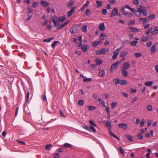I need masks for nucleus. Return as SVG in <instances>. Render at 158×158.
Listing matches in <instances>:
<instances>
[{
  "label": "nucleus",
  "mask_w": 158,
  "mask_h": 158,
  "mask_svg": "<svg viewBox=\"0 0 158 158\" xmlns=\"http://www.w3.org/2000/svg\"><path fill=\"white\" fill-rule=\"evenodd\" d=\"M102 123L105 124V126L106 127L108 128L109 130V133L110 135L111 136L113 137L114 138L118 139V140H119V138L111 131L112 126L111 122L109 121L104 120L102 121Z\"/></svg>",
  "instance_id": "nucleus-1"
},
{
  "label": "nucleus",
  "mask_w": 158,
  "mask_h": 158,
  "mask_svg": "<svg viewBox=\"0 0 158 158\" xmlns=\"http://www.w3.org/2000/svg\"><path fill=\"white\" fill-rule=\"evenodd\" d=\"M27 11L28 17L27 18L26 21H28L30 20L33 16V10L31 7L29 6L27 8Z\"/></svg>",
  "instance_id": "nucleus-2"
},
{
  "label": "nucleus",
  "mask_w": 158,
  "mask_h": 158,
  "mask_svg": "<svg viewBox=\"0 0 158 158\" xmlns=\"http://www.w3.org/2000/svg\"><path fill=\"white\" fill-rule=\"evenodd\" d=\"M96 54L98 55H102L106 54V51L105 48H103L96 52Z\"/></svg>",
  "instance_id": "nucleus-3"
},
{
  "label": "nucleus",
  "mask_w": 158,
  "mask_h": 158,
  "mask_svg": "<svg viewBox=\"0 0 158 158\" xmlns=\"http://www.w3.org/2000/svg\"><path fill=\"white\" fill-rule=\"evenodd\" d=\"M118 10L117 8L116 7L114 8L112 11L110 17H112L114 16H115L117 15L118 14Z\"/></svg>",
  "instance_id": "nucleus-4"
},
{
  "label": "nucleus",
  "mask_w": 158,
  "mask_h": 158,
  "mask_svg": "<svg viewBox=\"0 0 158 158\" xmlns=\"http://www.w3.org/2000/svg\"><path fill=\"white\" fill-rule=\"evenodd\" d=\"M75 7H73L68 12V16L69 17L71 16L75 12Z\"/></svg>",
  "instance_id": "nucleus-5"
},
{
  "label": "nucleus",
  "mask_w": 158,
  "mask_h": 158,
  "mask_svg": "<svg viewBox=\"0 0 158 158\" xmlns=\"http://www.w3.org/2000/svg\"><path fill=\"white\" fill-rule=\"evenodd\" d=\"M77 28L75 26L71 27L70 30V32L72 34L76 33L77 32Z\"/></svg>",
  "instance_id": "nucleus-6"
},
{
  "label": "nucleus",
  "mask_w": 158,
  "mask_h": 158,
  "mask_svg": "<svg viewBox=\"0 0 158 158\" xmlns=\"http://www.w3.org/2000/svg\"><path fill=\"white\" fill-rule=\"evenodd\" d=\"M153 27L154 30L152 32V35H155L158 34V26H154Z\"/></svg>",
  "instance_id": "nucleus-7"
},
{
  "label": "nucleus",
  "mask_w": 158,
  "mask_h": 158,
  "mask_svg": "<svg viewBox=\"0 0 158 158\" xmlns=\"http://www.w3.org/2000/svg\"><path fill=\"white\" fill-rule=\"evenodd\" d=\"M119 128H122L123 129L126 130L127 128V125L125 123H122L118 125Z\"/></svg>",
  "instance_id": "nucleus-8"
},
{
  "label": "nucleus",
  "mask_w": 158,
  "mask_h": 158,
  "mask_svg": "<svg viewBox=\"0 0 158 158\" xmlns=\"http://www.w3.org/2000/svg\"><path fill=\"white\" fill-rule=\"evenodd\" d=\"M129 30L131 31L132 32H139V30L138 29L134 27H129L127 28Z\"/></svg>",
  "instance_id": "nucleus-9"
},
{
  "label": "nucleus",
  "mask_w": 158,
  "mask_h": 158,
  "mask_svg": "<svg viewBox=\"0 0 158 158\" xmlns=\"http://www.w3.org/2000/svg\"><path fill=\"white\" fill-rule=\"evenodd\" d=\"M89 4V1H87L85 4L83 5V6L81 7L80 9V10H84L87 7Z\"/></svg>",
  "instance_id": "nucleus-10"
},
{
  "label": "nucleus",
  "mask_w": 158,
  "mask_h": 158,
  "mask_svg": "<svg viewBox=\"0 0 158 158\" xmlns=\"http://www.w3.org/2000/svg\"><path fill=\"white\" fill-rule=\"evenodd\" d=\"M138 10L144 16H146L147 15L146 10V9H143L141 8H138Z\"/></svg>",
  "instance_id": "nucleus-11"
},
{
  "label": "nucleus",
  "mask_w": 158,
  "mask_h": 158,
  "mask_svg": "<svg viewBox=\"0 0 158 158\" xmlns=\"http://www.w3.org/2000/svg\"><path fill=\"white\" fill-rule=\"evenodd\" d=\"M102 42L101 41H97L93 42L92 43V45L94 47H96L99 44H101Z\"/></svg>",
  "instance_id": "nucleus-12"
},
{
  "label": "nucleus",
  "mask_w": 158,
  "mask_h": 158,
  "mask_svg": "<svg viewBox=\"0 0 158 158\" xmlns=\"http://www.w3.org/2000/svg\"><path fill=\"white\" fill-rule=\"evenodd\" d=\"M156 44H155L153 45L151 48V53L154 54L156 51Z\"/></svg>",
  "instance_id": "nucleus-13"
},
{
  "label": "nucleus",
  "mask_w": 158,
  "mask_h": 158,
  "mask_svg": "<svg viewBox=\"0 0 158 158\" xmlns=\"http://www.w3.org/2000/svg\"><path fill=\"white\" fill-rule=\"evenodd\" d=\"M105 26L103 23H102L99 26V29L100 31H104L105 30Z\"/></svg>",
  "instance_id": "nucleus-14"
},
{
  "label": "nucleus",
  "mask_w": 158,
  "mask_h": 158,
  "mask_svg": "<svg viewBox=\"0 0 158 158\" xmlns=\"http://www.w3.org/2000/svg\"><path fill=\"white\" fill-rule=\"evenodd\" d=\"M123 67L125 69H129L130 67V64L128 62H125L123 64Z\"/></svg>",
  "instance_id": "nucleus-15"
},
{
  "label": "nucleus",
  "mask_w": 158,
  "mask_h": 158,
  "mask_svg": "<svg viewBox=\"0 0 158 158\" xmlns=\"http://www.w3.org/2000/svg\"><path fill=\"white\" fill-rule=\"evenodd\" d=\"M123 15L125 16L126 18H130L132 16V14L131 13L129 12H126L123 13Z\"/></svg>",
  "instance_id": "nucleus-16"
},
{
  "label": "nucleus",
  "mask_w": 158,
  "mask_h": 158,
  "mask_svg": "<svg viewBox=\"0 0 158 158\" xmlns=\"http://www.w3.org/2000/svg\"><path fill=\"white\" fill-rule=\"evenodd\" d=\"M121 73L122 75L124 77H127L128 75L127 72L124 69H121Z\"/></svg>",
  "instance_id": "nucleus-17"
},
{
  "label": "nucleus",
  "mask_w": 158,
  "mask_h": 158,
  "mask_svg": "<svg viewBox=\"0 0 158 158\" xmlns=\"http://www.w3.org/2000/svg\"><path fill=\"white\" fill-rule=\"evenodd\" d=\"M132 12L134 13L135 15L137 17H139L141 15L140 12L138 10V8L137 9V10H136L134 9V11H132Z\"/></svg>",
  "instance_id": "nucleus-18"
},
{
  "label": "nucleus",
  "mask_w": 158,
  "mask_h": 158,
  "mask_svg": "<svg viewBox=\"0 0 158 158\" xmlns=\"http://www.w3.org/2000/svg\"><path fill=\"white\" fill-rule=\"evenodd\" d=\"M124 136L127 138L129 140L130 142L133 141L132 137L129 134H127L124 135Z\"/></svg>",
  "instance_id": "nucleus-19"
},
{
  "label": "nucleus",
  "mask_w": 158,
  "mask_h": 158,
  "mask_svg": "<svg viewBox=\"0 0 158 158\" xmlns=\"http://www.w3.org/2000/svg\"><path fill=\"white\" fill-rule=\"evenodd\" d=\"M40 3L43 7H47L49 5V4L46 1H42Z\"/></svg>",
  "instance_id": "nucleus-20"
},
{
  "label": "nucleus",
  "mask_w": 158,
  "mask_h": 158,
  "mask_svg": "<svg viewBox=\"0 0 158 158\" xmlns=\"http://www.w3.org/2000/svg\"><path fill=\"white\" fill-rule=\"evenodd\" d=\"M127 52H121L119 55V56L121 58L123 57L126 56L127 54Z\"/></svg>",
  "instance_id": "nucleus-21"
},
{
  "label": "nucleus",
  "mask_w": 158,
  "mask_h": 158,
  "mask_svg": "<svg viewBox=\"0 0 158 158\" xmlns=\"http://www.w3.org/2000/svg\"><path fill=\"white\" fill-rule=\"evenodd\" d=\"M74 4V2L73 0H71L70 2L68 4L67 6L68 8L72 7Z\"/></svg>",
  "instance_id": "nucleus-22"
},
{
  "label": "nucleus",
  "mask_w": 158,
  "mask_h": 158,
  "mask_svg": "<svg viewBox=\"0 0 158 158\" xmlns=\"http://www.w3.org/2000/svg\"><path fill=\"white\" fill-rule=\"evenodd\" d=\"M105 74V71L104 70H100L99 73L98 74L101 77H103Z\"/></svg>",
  "instance_id": "nucleus-23"
},
{
  "label": "nucleus",
  "mask_w": 158,
  "mask_h": 158,
  "mask_svg": "<svg viewBox=\"0 0 158 158\" xmlns=\"http://www.w3.org/2000/svg\"><path fill=\"white\" fill-rule=\"evenodd\" d=\"M95 61H96L97 65H100L102 63V61L99 58L96 59L95 60Z\"/></svg>",
  "instance_id": "nucleus-24"
},
{
  "label": "nucleus",
  "mask_w": 158,
  "mask_h": 158,
  "mask_svg": "<svg viewBox=\"0 0 158 158\" xmlns=\"http://www.w3.org/2000/svg\"><path fill=\"white\" fill-rule=\"evenodd\" d=\"M119 64V62H118V61H116L114 64H113L111 66V67L113 69H115L117 68L118 65V64Z\"/></svg>",
  "instance_id": "nucleus-25"
},
{
  "label": "nucleus",
  "mask_w": 158,
  "mask_h": 158,
  "mask_svg": "<svg viewBox=\"0 0 158 158\" xmlns=\"http://www.w3.org/2000/svg\"><path fill=\"white\" fill-rule=\"evenodd\" d=\"M81 50L84 52H86L87 50V47L86 45H83L81 47Z\"/></svg>",
  "instance_id": "nucleus-26"
},
{
  "label": "nucleus",
  "mask_w": 158,
  "mask_h": 158,
  "mask_svg": "<svg viewBox=\"0 0 158 158\" xmlns=\"http://www.w3.org/2000/svg\"><path fill=\"white\" fill-rule=\"evenodd\" d=\"M153 82L152 81L146 82L145 83V85L148 86H151L152 85Z\"/></svg>",
  "instance_id": "nucleus-27"
},
{
  "label": "nucleus",
  "mask_w": 158,
  "mask_h": 158,
  "mask_svg": "<svg viewBox=\"0 0 158 158\" xmlns=\"http://www.w3.org/2000/svg\"><path fill=\"white\" fill-rule=\"evenodd\" d=\"M138 42L136 41H133L130 42V44L131 46H136Z\"/></svg>",
  "instance_id": "nucleus-28"
},
{
  "label": "nucleus",
  "mask_w": 158,
  "mask_h": 158,
  "mask_svg": "<svg viewBox=\"0 0 158 158\" xmlns=\"http://www.w3.org/2000/svg\"><path fill=\"white\" fill-rule=\"evenodd\" d=\"M64 147L67 148H70L72 147V145L69 143H65L64 144Z\"/></svg>",
  "instance_id": "nucleus-29"
},
{
  "label": "nucleus",
  "mask_w": 158,
  "mask_h": 158,
  "mask_svg": "<svg viewBox=\"0 0 158 158\" xmlns=\"http://www.w3.org/2000/svg\"><path fill=\"white\" fill-rule=\"evenodd\" d=\"M148 38L147 36L143 35L141 38L140 40L142 42H145L148 40Z\"/></svg>",
  "instance_id": "nucleus-30"
},
{
  "label": "nucleus",
  "mask_w": 158,
  "mask_h": 158,
  "mask_svg": "<svg viewBox=\"0 0 158 158\" xmlns=\"http://www.w3.org/2000/svg\"><path fill=\"white\" fill-rule=\"evenodd\" d=\"M148 19L147 18H140L139 19V21H142L143 22H144L147 21L148 20Z\"/></svg>",
  "instance_id": "nucleus-31"
},
{
  "label": "nucleus",
  "mask_w": 158,
  "mask_h": 158,
  "mask_svg": "<svg viewBox=\"0 0 158 158\" xmlns=\"http://www.w3.org/2000/svg\"><path fill=\"white\" fill-rule=\"evenodd\" d=\"M127 23L129 26L131 25H134L135 23V21L134 20H130Z\"/></svg>",
  "instance_id": "nucleus-32"
},
{
  "label": "nucleus",
  "mask_w": 158,
  "mask_h": 158,
  "mask_svg": "<svg viewBox=\"0 0 158 158\" xmlns=\"http://www.w3.org/2000/svg\"><path fill=\"white\" fill-rule=\"evenodd\" d=\"M66 19V17L64 16H63L58 18V20L59 22H62L64 21Z\"/></svg>",
  "instance_id": "nucleus-33"
},
{
  "label": "nucleus",
  "mask_w": 158,
  "mask_h": 158,
  "mask_svg": "<svg viewBox=\"0 0 158 158\" xmlns=\"http://www.w3.org/2000/svg\"><path fill=\"white\" fill-rule=\"evenodd\" d=\"M105 34L104 33H102L100 35V40L102 41V40H104V37L105 36Z\"/></svg>",
  "instance_id": "nucleus-34"
},
{
  "label": "nucleus",
  "mask_w": 158,
  "mask_h": 158,
  "mask_svg": "<svg viewBox=\"0 0 158 158\" xmlns=\"http://www.w3.org/2000/svg\"><path fill=\"white\" fill-rule=\"evenodd\" d=\"M87 25H85L82 26V27L81 31L82 32H85L87 31Z\"/></svg>",
  "instance_id": "nucleus-35"
},
{
  "label": "nucleus",
  "mask_w": 158,
  "mask_h": 158,
  "mask_svg": "<svg viewBox=\"0 0 158 158\" xmlns=\"http://www.w3.org/2000/svg\"><path fill=\"white\" fill-rule=\"evenodd\" d=\"M127 81L125 80H122L120 81V84L121 85H125L127 84Z\"/></svg>",
  "instance_id": "nucleus-36"
},
{
  "label": "nucleus",
  "mask_w": 158,
  "mask_h": 158,
  "mask_svg": "<svg viewBox=\"0 0 158 158\" xmlns=\"http://www.w3.org/2000/svg\"><path fill=\"white\" fill-rule=\"evenodd\" d=\"M87 107H88V110L90 111L93 110L96 108V107H94V106H88Z\"/></svg>",
  "instance_id": "nucleus-37"
},
{
  "label": "nucleus",
  "mask_w": 158,
  "mask_h": 158,
  "mask_svg": "<svg viewBox=\"0 0 158 158\" xmlns=\"http://www.w3.org/2000/svg\"><path fill=\"white\" fill-rule=\"evenodd\" d=\"M54 39L53 37H51L48 39H46L43 40L44 42H50L52 40Z\"/></svg>",
  "instance_id": "nucleus-38"
},
{
  "label": "nucleus",
  "mask_w": 158,
  "mask_h": 158,
  "mask_svg": "<svg viewBox=\"0 0 158 158\" xmlns=\"http://www.w3.org/2000/svg\"><path fill=\"white\" fill-rule=\"evenodd\" d=\"M89 129H90V131H89V132L92 131L94 133H95L96 132V130L95 128L91 126H90Z\"/></svg>",
  "instance_id": "nucleus-39"
},
{
  "label": "nucleus",
  "mask_w": 158,
  "mask_h": 158,
  "mask_svg": "<svg viewBox=\"0 0 158 158\" xmlns=\"http://www.w3.org/2000/svg\"><path fill=\"white\" fill-rule=\"evenodd\" d=\"M96 3L98 7H99L102 5V3L101 1H96Z\"/></svg>",
  "instance_id": "nucleus-40"
},
{
  "label": "nucleus",
  "mask_w": 158,
  "mask_h": 158,
  "mask_svg": "<svg viewBox=\"0 0 158 158\" xmlns=\"http://www.w3.org/2000/svg\"><path fill=\"white\" fill-rule=\"evenodd\" d=\"M155 18V15L152 14L148 16V18L149 19H153Z\"/></svg>",
  "instance_id": "nucleus-41"
},
{
  "label": "nucleus",
  "mask_w": 158,
  "mask_h": 158,
  "mask_svg": "<svg viewBox=\"0 0 158 158\" xmlns=\"http://www.w3.org/2000/svg\"><path fill=\"white\" fill-rule=\"evenodd\" d=\"M68 21L66 22L63 23L60 26V27L58 28H57L58 29H59L60 28H62L64 27V26H65L68 23Z\"/></svg>",
  "instance_id": "nucleus-42"
},
{
  "label": "nucleus",
  "mask_w": 158,
  "mask_h": 158,
  "mask_svg": "<svg viewBox=\"0 0 158 158\" xmlns=\"http://www.w3.org/2000/svg\"><path fill=\"white\" fill-rule=\"evenodd\" d=\"M129 42V41L128 40H125L123 41L122 43L121 46L123 47V48L126 45V44H127Z\"/></svg>",
  "instance_id": "nucleus-43"
},
{
  "label": "nucleus",
  "mask_w": 158,
  "mask_h": 158,
  "mask_svg": "<svg viewBox=\"0 0 158 158\" xmlns=\"http://www.w3.org/2000/svg\"><path fill=\"white\" fill-rule=\"evenodd\" d=\"M59 42V41H55L54 42H53L51 45L52 47V48H54L55 46H56L57 45V44Z\"/></svg>",
  "instance_id": "nucleus-44"
},
{
  "label": "nucleus",
  "mask_w": 158,
  "mask_h": 158,
  "mask_svg": "<svg viewBox=\"0 0 158 158\" xmlns=\"http://www.w3.org/2000/svg\"><path fill=\"white\" fill-rule=\"evenodd\" d=\"M85 14L88 16H89L90 15V13H91L90 10L88 9H86L85 10Z\"/></svg>",
  "instance_id": "nucleus-45"
},
{
  "label": "nucleus",
  "mask_w": 158,
  "mask_h": 158,
  "mask_svg": "<svg viewBox=\"0 0 158 158\" xmlns=\"http://www.w3.org/2000/svg\"><path fill=\"white\" fill-rule=\"evenodd\" d=\"M117 105V103L116 102H113L111 104V107L112 109L114 108Z\"/></svg>",
  "instance_id": "nucleus-46"
},
{
  "label": "nucleus",
  "mask_w": 158,
  "mask_h": 158,
  "mask_svg": "<svg viewBox=\"0 0 158 158\" xmlns=\"http://www.w3.org/2000/svg\"><path fill=\"white\" fill-rule=\"evenodd\" d=\"M52 147V144H49L46 145L45 147V149L47 150H49Z\"/></svg>",
  "instance_id": "nucleus-47"
},
{
  "label": "nucleus",
  "mask_w": 158,
  "mask_h": 158,
  "mask_svg": "<svg viewBox=\"0 0 158 158\" xmlns=\"http://www.w3.org/2000/svg\"><path fill=\"white\" fill-rule=\"evenodd\" d=\"M124 7L126 8H127L130 10L131 12L134 11V9L131 8L128 5H126Z\"/></svg>",
  "instance_id": "nucleus-48"
},
{
  "label": "nucleus",
  "mask_w": 158,
  "mask_h": 158,
  "mask_svg": "<svg viewBox=\"0 0 158 158\" xmlns=\"http://www.w3.org/2000/svg\"><path fill=\"white\" fill-rule=\"evenodd\" d=\"M135 56L137 57H141L142 55L141 53L138 52H135L134 53Z\"/></svg>",
  "instance_id": "nucleus-49"
},
{
  "label": "nucleus",
  "mask_w": 158,
  "mask_h": 158,
  "mask_svg": "<svg viewBox=\"0 0 158 158\" xmlns=\"http://www.w3.org/2000/svg\"><path fill=\"white\" fill-rule=\"evenodd\" d=\"M29 93L28 91H27L26 96V102H27L29 98Z\"/></svg>",
  "instance_id": "nucleus-50"
},
{
  "label": "nucleus",
  "mask_w": 158,
  "mask_h": 158,
  "mask_svg": "<svg viewBox=\"0 0 158 158\" xmlns=\"http://www.w3.org/2000/svg\"><path fill=\"white\" fill-rule=\"evenodd\" d=\"M78 103L79 105H80L81 106H83L84 104V102L83 100L82 99L78 101Z\"/></svg>",
  "instance_id": "nucleus-51"
},
{
  "label": "nucleus",
  "mask_w": 158,
  "mask_h": 158,
  "mask_svg": "<svg viewBox=\"0 0 158 158\" xmlns=\"http://www.w3.org/2000/svg\"><path fill=\"white\" fill-rule=\"evenodd\" d=\"M89 123L90 124L93 126L97 127V125L92 120H90L89 122Z\"/></svg>",
  "instance_id": "nucleus-52"
},
{
  "label": "nucleus",
  "mask_w": 158,
  "mask_h": 158,
  "mask_svg": "<svg viewBox=\"0 0 158 158\" xmlns=\"http://www.w3.org/2000/svg\"><path fill=\"white\" fill-rule=\"evenodd\" d=\"M145 23H143V24L144 26V28L145 29H147L149 27V26L150 25V24L149 23H148V24L145 25Z\"/></svg>",
  "instance_id": "nucleus-53"
},
{
  "label": "nucleus",
  "mask_w": 158,
  "mask_h": 158,
  "mask_svg": "<svg viewBox=\"0 0 158 158\" xmlns=\"http://www.w3.org/2000/svg\"><path fill=\"white\" fill-rule=\"evenodd\" d=\"M133 4L136 6L138 5L139 3L138 0H134L132 2Z\"/></svg>",
  "instance_id": "nucleus-54"
},
{
  "label": "nucleus",
  "mask_w": 158,
  "mask_h": 158,
  "mask_svg": "<svg viewBox=\"0 0 158 158\" xmlns=\"http://www.w3.org/2000/svg\"><path fill=\"white\" fill-rule=\"evenodd\" d=\"M145 121L144 119H142L141 121L140 126L141 127H143L144 125Z\"/></svg>",
  "instance_id": "nucleus-55"
},
{
  "label": "nucleus",
  "mask_w": 158,
  "mask_h": 158,
  "mask_svg": "<svg viewBox=\"0 0 158 158\" xmlns=\"http://www.w3.org/2000/svg\"><path fill=\"white\" fill-rule=\"evenodd\" d=\"M52 22L54 23V26H56L57 25L58 21L57 20H56L54 18H52Z\"/></svg>",
  "instance_id": "nucleus-56"
},
{
  "label": "nucleus",
  "mask_w": 158,
  "mask_h": 158,
  "mask_svg": "<svg viewBox=\"0 0 158 158\" xmlns=\"http://www.w3.org/2000/svg\"><path fill=\"white\" fill-rule=\"evenodd\" d=\"M82 127L85 130L88 131H90V129L89 127L86 125H83L82 126Z\"/></svg>",
  "instance_id": "nucleus-57"
},
{
  "label": "nucleus",
  "mask_w": 158,
  "mask_h": 158,
  "mask_svg": "<svg viewBox=\"0 0 158 158\" xmlns=\"http://www.w3.org/2000/svg\"><path fill=\"white\" fill-rule=\"evenodd\" d=\"M152 110V107L151 105H149L147 107V110L148 111H151Z\"/></svg>",
  "instance_id": "nucleus-58"
},
{
  "label": "nucleus",
  "mask_w": 158,
  "mask_h": 158,
  "mask_svg": "<svg viewBox=\"0 0 158 158\" xmlns=\"http://www.w3.org/2000/svg\"><path fill=\"white\" fill-rule=\"evenodd\" d=\"M91 78H84L83 81L84 82H89L92 80Z\"/></svg>",
  "instance_id": "nucleus-59"
},
{
  "label": "nucleus",
  "mask_w": 158,
  "mask_h": 158,
  "mask_svg": "<svg viewBox=\"0 0 158 158\" xmlns=\"http://www.w3.org/2000/svg\"><path fill=\"white\" fill-rule=\"evenodd\" d=\"M119 150L120 153L122 154L123 155H124V151L121 147H119Z\"/></svg>",
  "instance_id": "nucleus-60"
},
{
  "label": "nucleus",
  "mask_w": 158,
  "mask_h": 158,
  "mask_svg": "<svg viewBox=\"0 0 158 158\" xmlns=\"http://www.w3.org/2000/svg\"><path fill=\"white\" fill-rule=\"evenodd\" d=\"M120 80L118 78H116L114 80V81L115 82V83L116 84H118V83L120 84Z\"/></svg>",
  "instance_id": "nucleus-61"
},
{
  "label": "nucleus",
  "mask_w": 158,
  "mask_h": 158,
  "mask_svg": "<svg viewBox=\"0 0 158 158\" xmlns=\"http://www.w3.org/2000/svg\"><path fill=\"white\" fill-rule=\"evenodd\" d=\"M118 54V53H115L113 56L112 57V59L113 60L115 59L117 57Z\"/></svg>",
  "instance_id": "nucleus-62"
},
{
  "label": "nucleus",
  "mask_w": 158,
  "mask_h": 158,
  "mask_svg": "<svg viewBox=\"0 0 158 158\" xmlns=\"http://www.w3.org/2000/svg\"><path fill=\"white\" fill-rule=\"evenodd\" d=\"M138 137L140 139L142 140L143 139V136L141 134L139 133L138 134Z\"/></svg>",
  "instance_id": "nucleus-63"
},
{
  "label": "nucleus",
  "mask_w": 158,
  "mask_h": 158,
  "mask_svg": "<svg viewBox=\"0 0 158 158\" xmlns=\"http://www.w3.org/2000/svg\"><path fill=\"white\" fill-rule=\"evenodd\" d=\"M60 154L59 153L56 154L53 158H60Z\"/></svg>",
  "instance_id": "nucleus-64"
}]
</instances>
